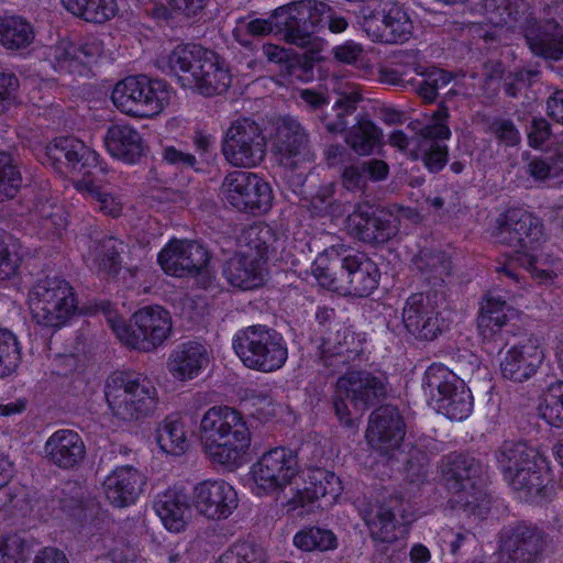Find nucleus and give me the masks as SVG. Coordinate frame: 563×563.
I'll return each instance as SVG.
<instances>
[{
	"mask_svg": "<svg viewBox=\"0 0 563 563\" xmlns=\"http://www.w3.org/2000/svg\"><path fill=\"white\" fill-rule=\"evenodd\" d=\"M354 334L351 333L346 328L338 332L336 339L334 342L329 340L324 344L323 352L333 356H342L344 353H352L350 346L354 343Z\"/></svg>",
	"mask_w": 563,
	"mask_h": 563,
	"instance_id": "obj_58",
	"label": "nucleus"
},
{
	"mask_svg": "<svg viewBox=\"0 0 563 563\" xmlns=\"http://www.w3.org/2000/svg\"><path fill=\"white\" fill-rule=\"evenodd\" d=\"M401 506L397 497H393L388 503L377 500L372 504L368 509L362 512L372 537L382 542H393L396 540V531L400 526L409 525L413 519L402 517V522H398L395 517V509Z\"/></svg>",
	"mask_w": 563,
	"mask_h": 563,
	"instance_id": "obj_29",
	"label": "nucleus"
},
{
	"mask_svg": "<svg viewBox=\"0 0 563 563\" xmlns=\"http://www.w3.org/2000/svg\"><path fill=\"white\" fill-rule=\"evenodd\" d=\"M209 253L191 241L172 240L158 253L157 262L165 274L174 277H200L202 285L212 278Z\"/></svg>",
	"mask_w": 563,
	"mask_h": 563,
	"instance_id": "obj_17",
	"label": "nucleus"
},
{
	"mask_svg": "<svg viewBox=\"0 0 563 563\" xmlns=\"http://www.w3.org/2000/svg\"><path fill=\"white\" fill-rule=\"evenodd\" d=\"M104 396L112 415L122 421L139 420L153 413L157 389L142 374L114 372L106 380Z\"/></svg>",
	"mask_w": 563,
	"mask_h": 563,
	"instance_id": "obj_8",
	"label": "nucleus"
},
{
	"mask_svg": "<svg viewBox=\"0 0 563 563\" xmlns=\"http://www.w3.org/2000/svg\"><path fill=\"white\" fill-rule=\"evenodd\" d=\"M279 16L288 21L299 22L301 32L311 33L317 43H309L303 47H311L312 59H321L323 41L316 35L323 23L328 24L332 33H342L347 29V21L344 16L338 14L327 3L317 0H300L285 5L278 11Z\"/></svg>",
	"mask_w": 563,
	"mask_h": 563,
	"instance_id": "obj_16",
	"label": "nucleus"
},
{
	"mask_svg": "<svg viewBox=\"0 0 563 563\" xmlns=\"http://www.w3.org/2000/svg\"><path fill=\"white\" fill-rule=\"evenodd\" d=\"M498 464L515 490L527 492V500H533L547 490L550 466L537 449L525 443H505Z\"/></svg>",
	"mask_w": 563,
	"mask_h": 563,
	"instance_id": "obj_10",
	"label": "nucleus"
},
{
	"mask_svg": "<svg viewBox=\"0 0 563 563\" xmlns=\"http://www.w3.org/2000/svg\"><path fill=\"white\" fill-rule=\"evenodd\" d=\"M344 222L351 234L366 242H385L397 232L396 225L385 227L383 222L372 218L368 210H364L362 207L349 214Z\"/></svg>",
	"mask_w": 563,
	"mask_h": 563,
	"instance_id": "obj_36",
	"label": "nucleus"
},
{
	"mask_svg": "<svg viewBox=\"0 0 563 563\" xmlns=\"http://www.w3.org/2000/svg\"><path fill=\"white\" fill-rule=\"evenodd\" d=\"M515 310L498 295H487L479 309L478 329L484 336L500 330L512 317Z\"/></svg>",
	"mask_w": 563,
	"mask_h": 563,
	"instance_id": "obj_40",
	"label": "nucleus"
},
{
	"mask_svg": "<svg viewBox=\"0 0 563 563\" xmlns=\"http://www.w3.org/2000/svg\"><path fill=\"white\" fill-rule=\"evenodd\" d=\"M464 382L443 364H431L423 377V390L432 407Z\"/></svg>",
	"mask_w": 563,
	"mask_h": 563,
	"instance_id": "obj_39",
	"label": "nucleus"
},
{
	"mask_svg": "<svg viewBox=\"0 0 563 563\" xmlns=\"http://www.w3.org/2000/svg\"><path fill=\"white\" fill-rule=\"evenodd\" d=\"M16 88V77L10 71L0 70V114L16 103L14 95Z\"/></svg>",
	"mask_w": 563,
	"mask_h": 563,
	"instance_id": "obj_54",
	"label": "nucleus"
},
{
	"mask_svg": "<svg viewBox=\"0 0 563 563\" xmlns=\"http://www.w3.org/2000/svg\"><path fill=\"white\" fill-rule=\"evenodd\" d=\"M198 433L202 451L211 462L230 470L246 462L252 433L243 415L233 407H210L201 416Z\"/></svg>",
	"mask_w": 563,
	"mask_h": 563,
	"instance_id": "obj_3",
	"label": "nucleus"
},
{
	"mask_svg": "<svg viewBox=\"0 0 563 563\" xmlns=\"http://www.w3.org/2000/svg\"><path fill=\"white\" fill-rule=\"evenodd\" d=\"M361 25L372 41L380 43H404L413 29L407 12L397 4L385 8L379 16L364 15Z\"/></svg>",
	"mask_w": 563,
	"mask_h": 563,
	"instance_id": "obj_21",
	"label": "nucleus"
},
{
	"mask_svg": "<svg viewBox=\"0 0 563 563\" xmlns=\"http://www.w3.org/2000/svg\"><path fill=\"white\" fill-rule=\"evenodd\" d=\"M529 174L536 181L547 183L549 186L561 184L563 181V153L551 164L543 159H533L529 164Z\"/></svg>",
	"mask_w": 563,
	"mask_h": 563,
	"instance_id": "obj_48",
	"label": "nucleus"
},
{
	"mask_svg": "<svg viewBox=\"0 0 563 563\" xmlns=\"http://www.w3.org/2000/svg\"><path fill=\"white\" fill-rule=\"evenodd\" d=\"M292 544L302 552H327L338 548V538L330 529L306 526L294 534Z\"/></svg>",
	"mask_w": 563,
	"mask_h": 563,
	"instance_id": "obj_41",
	"label": "nucleus"
},
{
	"mask_svg": "<svg viewBox=\"0 0 563 563\" xmlns=\"http://www.w3.org/2000/svg\"><path fill=\"white\" fill-rule=\"evenodd\" d=\"M100 309L117 339L130 349L140 352H154L173 335L172 313L161 305L139 308L131 316L129 323L111 303L103 302Z\"/></svg>",
	"mask_w": 563,
	"mask_h": 563,
	"instance_id": "obj_7",
	"label": "nucleus"
},
{
	"mask_svg": "<svg viewBox=\"0 0 563 563\" xmlns=\"http://www.w3.org/2000/svg\"><path fill=\"white\" fill-rule=\"evenodd\" d=\"M262 184L266 187L265 199L262 198V191H263L262 189H261V191L257 189L249 190L250 198H247V209L246 210L258 211V212L264 213V212H267L272 208L273 201H274L272 186L263 177H262Z\"/></svg>",
	"mask_w": 563,
	"mask_h": 563,
	"instance_id": "obj_57",
	"label": "nucleus"
},
{
	"mask_svg": "<svg viewBox=\"0 0 563 563\" xmlns=\"http://www.w3.org/2000/svg\"><path fill=\"white\" fill-rule=\"evenodd\" d=\"M35 40L32 23L21 15L0 16V45L7 51L22 52Z\"/></svg>",
	"mask_w": 563,
	"mask_h": 563,
	"instance_id": "obj_37",
	"label": "nucleus"
},
{
	"mask_svg": "<svg viewBox=\"0 0 563 563\" xmlns=\"http://www.w3.org/2000/svg\"><path fill=\"white\" fill-rule=\"evenodd\" d=\"M307 52L303 55V62L298 64L295 58H291L283 47H279L274 44H267L264 46L263 51L265 56L269 62L276 64H285L287 71L290 76H294L298 79L308 80L310 75L308 70L312 67V63L319 62L318 59H312L311 47H306Z\"/></svg>",
	"mask_w": 563,
	"mask_h": 563,
	"instance_id": "obj_44",
	"label": "nucleus"
},
{
	"mask_svg": "<svg viewBox=\"0 0 563 563\" xmlns=\"http://www.w3.org/2000/svg\"><path fill=\"white\" fill-rule=\"evenodd\" d=\"M34 563H68V560L62 551L47 548L36 555Z\"/></svg>",
	"mask_w": 563,
	"mask_h": 563,
	"instance_id": "obj_64",
	"label": "nucleus"
},
{
	"mask_svg": "<svg viewBox=\"0 0 563 563\" xmlns=\"http://www.w3.org/2000/svg\"><path fill=\"white\" fill-rule=\"evenodd\" d=\"M145 476L136 467L122 465L110 471L102 482V494L115 508H128L140 499Z\"/></svg>",
	"mask_w": 563,
	"mask_h": 563,
	"instance_id": "obj_22",
	"label": "nucleus"
},
{
	"mask_svg": "<svg viewBox=\"0 0 563 563\" xmlns=\"http://www.w3.org/2000/svg\"><path fill=\"white\" fill-rule=\"evenodd\" d=\"M66 11L93 24H103L117 16V0H60Z\"/></svg>",
	"mask_w": 563,
	"mask_h": 563,
	"instance_id": "obj_38",
	"label": "nucleus"
},
{
	"mask_svg": "<svg viewBox=\"0 0 563 563\" xmlns=\"http://www.w3.org/2000/svg\"><path fill=\"white\" fill-rule=\"evenodd\" d=\"M21 177L12 165L11 157L0 153V201L14 196Z\"/></svg>",
	"mask_w": 563,
	"mask_h": 563,
	"instance_id": "obj_52",
	"label": "nucleus"
},
{
	"mask_svg": "<svg viewBox=\"0 0 563 563\" xmlns=\"http://www.w3.org/2000/svg\"><path fill=\"white\" fill-rule=\"evenodd\" d=\"M102 53L103 45L95 36L78 42L63 38L48 48L46 60L58 73L84 75Z\"/></svg>",
	"mask_w": 563,
	"mask_h": 563,
	"instance_id": "obj_19",
	"label": "nucleus"
},
{
	"mask_svg": "<svg viewBox=\"0 0 563 563\" xmlns=\"http://www.w3.org/2000/svg\"><path fill=\"white\" fill-rule=\"evenodd\" d=\"M174 92L163 80L144 75L128 76L115 84L111 101L122 113L137 119H154L170 104Z\"/></svg>",
	"mask_w": 563,
	"mask_h": 563,
	"instance_id": "obj_9",
	"label": "nucleus"
},
{
	"mask_svg": "<svg viewBox=\"0 0 563 563\" xmlns=\"http://www.w3.org/2000/svg\"><path fill=\"white\" fill-rule=\"evenodd\" d=\"M388 168L387 165L382 161H373L368 163L366 167L363 168V174H358L355 167L347 168L344 172V179L347 186L352 185V178L354 176L357 177L355 185L360 183V178L364 176H368L374 180L383 179L387 175Z\"/></svg>",
	"mask_w": 563,
	"mask_h": 563,
	"instance_id": "obj_56",
	"label": "nucleus"
},
{
	"mask_svg": "<svg viewBox=\"0 0 563 563\" xmlns=\"http://www.w3.org/2000/svg\"><path fill=\"white\" fill-rule=\"evenodd\" d=\"M159 65L174 73L183 87L203 96L220 95L231 84L225 63L214 52L197 44H178L159 59Z\"/></svg>",
	"mask_w": 563,
	"mask_h": 563,
	"instance_id": "obj_6",
	"label": "nucleus"
},
{
	"mask_svg": "<svg viewBox=\"0 0 563 563\" xmlns=\"http://www.w3.org/2000/svg\"><path fill=\"white\" fill-rule=\"evenodd\" d=\"M34 152L42 164L51 165L58 173L69 176L79 192L95 197L103 213L112 217L121 213L120 199L99 190L98 177L104 169L93 148L74 136H62L46 146L35 147Z\"/></svg>",
	"mask_w": 563,
	"mask_h": 563,
	"instance_id": "obj_2",
	"label": "nucleus"
},
{
	"mask_svg": "<svg viewBox=\"0 0 563 563\" xmlns=\"http://www.w3.org/2000/svg\"><path fill=\"white\" fill-rule=\"evenodd\" d=\"M153 441L163 453L174 456L183 455L190 446L186 424L173 417H167L157 424Z\"/></svg>",
	"mask_w": 563,
	"mask_h": 563,
	"instance_id": "obj_35",
	"label": "nucleus"
},
{
	"mask_svg": "<svg viewBox=\"0 0 563 563\" xmlns=\"http://www.w3.org/2000/svg\"><path fill=\"white\" fill-rule=\"evenodd\" d=\"M438 412L450 420L462 421L468 418L473 411V398L471 390L463 383L459 388L450 391L444 399L433 407Z\"/></svg>",
	"mask_w": 563,
	"mask_h": 563,
	"instance_id": "obj_43",
	"label": "nucleus"
},
{
	"mask_svg": "<svg viewBox=\"0 0 563 563\" xmlns=\"http://www.w3.org/2000/svg\"><path fill=\"white\" fill-rule=\"evenodd\" d=\"M498 137L508 145H515L519 142V133L508 121L498 122L496 125Z\"/></svg>",
	"mask_w": 563,
	"mask_h": 563,
	"instance_id": "obj_63",
	"label": "nucleus"
},
{
	"mask_svg": "<svg viewBox=\"0 0 563 563\" xmlns=\"http://www.w3.org/2000/svg\"><path fill=\"white\" fill-rule=\"evenodd\" d=\"M476 470L466 465L465 461H455L453 467L446 473L448 487L452 492V503L475 512L482 504H487L486 497L475 488L473 481Z\"/></svg>",
	"mask_w": 563,
	"mask_h": 563,
	"instance_id": "obj_27",
	"label": "nucleus"
},
{
	"mask_svg": "<svg viewBox=\"0 0 563 563\" xmlns=\"http://www.w3.org/2000/svg\"><path fill=\"white\" fill-rule=\"evenodd\" d=\"M333 55L340 63L355 64L363 56V47L353 41H346L333 48Z\"/></svg>",
	"mask_w": 563,
	"mask_h": 563,
	"instance_id": "obj_59",
	"label": "nucleus"
},
{
	"mask_svg": "<svg viewBox=\"0 0 563 563\" xmlns=\"http://www.w3.org/2000/svg\"><path fill=\"white\" fill-rule=\"evenodd\" d=\"M349 142L357 153L366 155L382 144V133L372 122H361L357 130L350 136Z\"/></svg>",
	"mask_w": 563,
	"mask_h": 563,
	"instance_id": "obj_46",
	"label": "nucleus"
},
{
	"mask_svg": "<svg viewBox=\"0 0 563 563\" xmlns=\"http://www.w3.org/2000/svg\"><path fill=\"white\" fill-rule=\"evenodd\" d=\"M402 320L406 329L420 340L435 339L443 327L435 305L422 294H416L408 298Z\"/></svg>",
	"mask_w": 563,
	"mask_h": 563,
	"instance_id": "obj_26",
	"label": "nucleus"
},
{
	"mask_svg": "<svg viewBox=\"0 0 563 563\" xmlns=\"http://www.w3.org/2000/svg\"><path fill=\"white\" fill-rule=\"evenodd\" d=\"M540 417L549 424L563 428V383L552 384L538 405Z\"/></svg>",
	"mask_w": 563,
	"mask_h": 563,
	"instance_id": "obj_45",
	"label": "nucleus"
},
{
	"mask_svg": "<svg viewBox=\"0 0 563 563\" xmlns=\"http://www.w3.org/2000/svg\"><path fill=\"white\" fill-rule=\"evenodd\" d=\"M109 154L126 164H135L144 154L141 134L131 125H111L103 139Z\"/></svg>",
	"mask_w": 563,
	"mask_h": 563,
	"instance_id": "obj_32",
	"label": "nucleus"
},
{
	"mask_svg": "<svg viewBox=\"0 0 563 563\" xmlns=\"http://www.w3.org/2000/svg\"><path fill=\"white\" fill-rule=\"evenodd\" d=\"M20 363V347L14 334L0 329V376H7L15 371Z\"/></svg>",
	"mask_w": 563,
	"mask_h": 563,
	"instance_id": "obj_47",
	"label": "nucleus"
},
{
	"mask_svg": "<svg viewBox=\"0 0 563 563\" xmlns=\"http://www.w3.org/2000/svg\"><path fill=\"white\" fill-rule=\"evenodd\" d=\"M0 563H24L23 544L18 537H0Z\"/></svg>",
	"mask_w": 563,
	"mask_h": 563,
	"instance_id": "obj_55",
	"label": "nucleus"
},
{
	"mask_svg": "<svg viewBox=\"0 0 563 563\" xmlns=\"http://www.w3.org/2000/svg\"><path fill=\"white\" fill-rule=\"evenodd\" d=\"M446 120L448 111L441 108L433 113L430 123L422 129L419 141H409L402 132L394 131L389 135V143L408 152L415 158L421 156L430 170H439L445 165L448 157V147L443 141L451 136Z\"/></svg>",
	"mask_w": 563,
	"mask_h": 563,
	"instance_id": "obj_14",
	"label": "nucleus"
},
{
	"mask_svg": "<svg viewBox=\"0 0 563 563\" xmlns=\"http://www.w3.org/2000/svg\"><path fill=\"white\" fill-rule=\"evenodd\" d=\"M233 349L246 367L263 373L282 368L288 358L284 338L262 325L239 331L233 338Z\"/></svg>",
	"mask_w": 563,
	"mask_h": 563,
	"instance_id": "obj_11",
	"label": "nucleus"
},
{
	"mask_svg": "<svg viewBox=\"0 0 563 563\" xmlns=\"http://www.w3.org/2000/svg\"><path fill=\"white\" fill-rule=\"evenodd\" d=\"M29 306L34 320L47 327L64 324L76 311L73 288L57 278L45 279L35 285Z\"/></svg>",
	"mask_w": 563,
	"mask_h": 563,
	"instance_id": "obj_15",
	"label": "nucleus"
},
{
	"mask_svg": "<svg viewBox=\"0 0 563 563\" xmlns=\"http://www.w3.org/2000/svg\"><path fill=\"white\" fill-rule=\"evenodd\" d=\"M207 349L199 343H187L168 356L166 367L173 378L187 382L196 378L209 364Z\"/></svg>",
	"mask_w": 563,
	"mask_h": 563,
	"instance_id": "obj_30",
	"label": "nucleus"
},
{
	"mask_svg": "<svg viewBox=\"0 0 563 563\" xmlns=\"http://www.w3.org/2000/svg\"><path fill=\"white\" fill-rule=\"evenodd\" d=\"M297 454L289 448L275 446L265 451L251 466L244 486L258 498L282 493L289 485L291 496L282 500L287 511L309 515L334 506L343 493L340 478L328 471H311L307 479L299 482Z\"/></svg>",
	"mask_w": 563,
	"mask_h": 563,
	"instance_id": "obj_1",
	"label": "nucleus"
},
{
	"mask_svg": "<svg viewBox=\"0 0 563 563\" xmlns=\"http://www.w3.org/2000/svg\"><path fill=\"white\" fill-rule=\"evenodd\" d=\"M44 449L52 462L63 468L79 465L86 455L84 440L79 433L69 429L55 431L47 439Z\"/></svg>",
	"mask_w": 563,
	"mask_h": 563,
	"instance_id": "obj_31",
	"label": "nucleus"
},
{
	"mask_svg": "<svg viewBox=\"0 0 563 563\" xmlns=\"http://www.w3.org/2000/svg\"><path fill=\"white\" fill-rule=\"evenodd\" d=\"M191 505L203 518L212 521L228 519L239 506L238 492L224 479H205L191 492Z\"/></svg>",
	"mask_w": 563,
	"mask_h": 563,
	"instance_id": "obj_20",
	"label": "nucleus"
},
{
	"mask_svg": "<svg viewBox=\"0 0 563 563\" xmlns=\"http://www.w3.org/2000/svg\"><path fill=\"white\" fill-rule=\"evenodd\" d=\"M154 510L164 528L173 533L184 531L190 518V509L186 497L173 489L157 496Z\"/></svg>",
	"mask_w": 563,
	"mask_h": 563,
	"instance_id": "obj_33",
	"label": "nucleus"
},
{
	"mask_svg": "<svg viewBox=\"0 0 563 563\" xmlns=\"http://www.w3.org/2000/svg\"><path fill=\"white\" fill-rule=\"evenodd\" d=\"M77 247L81 252L84 261L91 267H99L101 271L114 273L117 265L115 254L100 258V244L88 238H80Z\"/></svg>",
	"mask_w": 563,
	"mask_h": 563,
	"instance_id": "obj_49",
	"label": "nucleus"
},
{
	"mask_svg": "<svg viewBox=\"0 0 563 563\" xmlns=\"http://www.w3.org/2000/svg\"><path fill=\"white\" fill-rule=\"evenodd\" d=\"M358 365L339 377L333 396L335 415L346 428H353L366 406L384 394V380L360 371Z\"/></svg>",
	"mask_w": 563,
	"mask_h": 563,
	"instance_id": "obj_12",
	"label": "nucleus"
},
{
	"mask_svg": "<svg viewBox=\"0 0 563 563\" xmlns=\"http://www.w3.org/2000/svg\"><path fill=\"white\" fill-rule=\"evenodd\" d=\"M526 38L536 55L550 59H559L563 56V30L558 24L550 23L540 34L530 30Z\"/></svg>",
	"mask_w": 563,
	"mask_h": 563,
	"instance_id": "obj_42",
	"label": "nucleus"
},
{
	"mask_svg": "<svg viewBox=\"0 0 563 563\" xmlns=\"http://www.w3.org/2000/svg\"><path fill=\"white\" fill-rule=\"evenodd\" d=\"M265 145L258 125L249 119H242L233 122L228 129L222 151L230 164L251 168L264 158Z\"/></svg>",
	"mask_w": 563,
	"mask_h": 563,
	"instance_id": "obj_18",
	"label": "nucleus"
},
{
	"mask_svg": "<svg viewBox=\"0 0 563 563\" xmlns=\"http://www.w3.org/2000/svg\"><path fill=\"white\" fill-rule=\"evenodd\" d=\"M493 235L497 242L514 249V261L529 271L534 279L548 283L556 276L561 264L556 263L549 253L539 220L528 211L523 209L507 211L498 220Z\"/></svg>",
	"mask_w": 563,
	"mask_h": 563,
	"instance_id": "obj_4",
	"label": "nucleus"
},
{
	"mask_svg": "<svg viewBox=\"0 0 563 563\" xmlns=\"http://www.w3.org/2000/svg\"><path fill=\"white\" fill-rule=\"evenodd\" d=\"M542 549L541 534L532 528L520 526L503 539L499 558L503 563H530Z\"/></svg>",
	"mask_w": 563,
	"mask_h": 563,
	"instance_id": "obj_28",
	"label": "nucleus"
},
{
	"mask_svg": "<svg viewBox=\"0 0 563 563\" xmlns=\"http://www.w3.org/2000/svg\"><path fill=\"white\" fill-rule=\"evenodd\" d=\"M405 435L404 422L395 408L384 407L376 410L369 420L366 432L368 444L380 455L400 454L399 445Z\"/></svg>",
	"mask_w": 563,
	"mask_h": 563,
	"instance_id": "obj_23",
	"label": "nucleus"
},
{
	"mask_svg": "<svg viewBox=\"0 0 563 563\" xmlns=\"http://www.w3.org/2000/svg\"><path fill=\"white\" fill-rule=\"evenodd\" d=\"M261 553L251 543L239 541L225 550L216 563H261Z\"/></svg>",
	"mask_w": 563,
	"mask_h": 563,
	"instance_id": "obj_53",
	"label": "nucleus"
},
{
	"mask_svg": "<svg viewBox=\"0 0 563 563\" xmlns=\"http://www.w3.org/2000/svg\"><path fill=\"white\" fill-rule=\"evenodd\" d=\"M174 11L181 12L188 18H196L201 14L209 3V0H164Z\"/></svg>",
	"mask_w": 563,
	"mask_h": 563,
	"instance_id": "obj_60",
	"label": "nucleus"
},
{
	"mask_svg": "<svg viewBox=\"0 0 563 563\" xmlns=\"http://www.w3.org/2000/svg\"><path fill=\"white\" fill-rule=\"evenodd\" d=\"M311 271L321 287L361 297L375 290L379 282L377 265L365 254L343 245L331 246L320 253Z\"/></svg>",
	"mask_w": 563,
	"mask_h": 563,
	"instance_id": "obj_5",
	"label": "nucleus"
},
{
	"mask_svg": "<svg viewBox=\"0 0 563 563\" xmlns=\"http://www.w3.org/2000/svg\"><path fill=\"white\" fill-rule=\"evenodd\" d=\"M16 268V255L10 254L4 246L0 245V282L12 277Z\"/></svg>",
	"mask_w": 563,
	"mask_h": 563,
	"instance_id": "obj_62",
	"label": "nucleus"
},
{
	"mask_svg": "<svg viewBox=\"0 0 563 563\" xmlns=\"http://www.w3.org/2000/svg\"><path fill=\"white\" fill-rule=\"evenodd\" d=\"M279 135L287 139L285 146L279 148L283 156L280 162L285 166H295V163L289 162V158L300 154L306 144V135L295 121H290L289 126L280 129Z\"/></svg>",
	"mask_w": 563,
	"mask_h": 563,
	"instance_id": "obj_50",
	"label": "nucleus"
},
{
	"mask_svg": "<svg viewBox=\"0 0 563 563\" xmlns=\"http://www.w3.org/2000/svg\"><path fill=\"white\" fill-rule=\"evenodd\" d=\"M544 360V351L537 339H527L510 346L501 362V375L512 382L530 379Z\"/></svg>",
	"mask_w": 563,
	"mask_h": 563,
	"instance_id": "obj_24",
	"label": "nucleus"
},
{
	"mask_svg": "<svg viewBox=\"0 0 563 563\" xmlns=\"http://www.w3.org/2000/svg\"><path fill=\"white\" fill-rule=\"evenodd\" d=\"M550 136V128L544 119H534L528 132L529 144L540 147Z\"/></svg>",
	"mask_w": 563,
	"mask_h": 563,
	"instance_id": "obj_61",
	"label": "nucleus"
},
{
	"mask_svg": "<svg viewBox=\"0 0 563 563\" xmlns=\"http://www.w3.org/2000/svg\"><path fill=\"white\" fill-rule=\"evenodd\" d=\"M257 189L262 191V198L265 199L266 187L262 184V176L251 172H232L223 180L221 195L232 207L239 210L247 209L249 190Z\"/></svg>",
	"mask_w": 563,
	"mask_h": 563,
	"instance_id": "obj_34",
	"label": "nucleus"
},
{
	"mask_svg": "<svg viewBox=\"0 0 563 563\" xmlns=\"http://www.w3.org/2000/svg\"><path fill=\"white\" fill-rule=\"evenodd\" d=\"M285 5L277 8L274 13L268 19H254L251 21H240L238 26L234 30L235 38L242 44H249V41L243 37L244 33H249L252 35H266L273 32L284 33L287 42L295 44L297 46H305L309 43H317L313 40L311 33L301 32L299 22L292 23V21H288L284 19V16H279L278 11L283 9Z\"/></svg>",
	"mask_w": 563,
	"mask_h": 563,
	"instance_id": "obj_25",
	"label": "nucleus"
},
{
	"mask_svg": "<svg viewBox=\"0 0 563 563\" xmlns=\"http://www.w3.org/2000/svg\"><path fill=\"white\" fill-rule=\"evenodd\" d=\"M260 235V243L255 244L257 253L238 254L230 258L223 274L228 283L241 290H252L263 286L267 278V269L262 258L263 253L276 254L284 245V240L268 225L252 228L250 235Z\"/></svg>",
	"mask_w": 563,
	"mask_h": 563,
	"instance_id": "obj_13",
	"label": "nucleus"
},
{
	"mask_svg": "<svg viewBox=\"0 0 563 563\" xmlns=\"http://www.w3.org/2000/svg\"><path fill=\"white\" fill-rule=\"evenodd\" d=\"M34 212L42 219V228L47 233H55L67 224L63 207L49 201L38 202Z\"/></svg>",
	"mask_w": 563,
	"mask_h": 563,
	"instance_id": "obj_51",
	"label": "nucleus"
}]
</instances>
